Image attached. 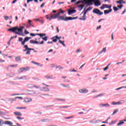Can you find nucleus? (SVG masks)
Returning <instances> with one entry per match:
<instances>
[{"instance_id":"obj_14","label":"nucleus","mask_w":126,"mask_h":126,"mask_svg":"<svg viewBox=\"0 0 126 126\" xmlns=\"http://www.w3.org/2000/svg\"><path fill=\"white\" fill-rule=\"evenodd\" d=\"M84 0V1H86L85 3L87 5H92V4H93V3H92V1L90 0Z\"/></svg>"},{"instance_id":"obj_46","label":"nucleus","mask_w":126,"mask_h":126,"mask_svg":"<svg viewBox=\"0 0 126 126\" xmlns=\"http://www.w3.org/2000/svg\"><path fill=\"white\" fill-rule=\"evenodd\" d=\"M3 125V120L0 119V126H2Z\"/></svg>"},{"instance_id":"obj_2","label":"nucleus","mask_w":126,"mask_h":126,"mask_svg":"<svg viewBox=\"0 0 126 126\" xmlns=\"http://www.w3.org/2000/svg\"><path fill=\"white\" fill-rule=\"evenodd\" d=\"M60 11H59L56 14H55V17H56V18L57 19V20H58V21H60L61 20H63V21H65V17H66V16L65 15L61 16V13H64V11H63L61 9H60Z\"/></svg>"},{"instance_id":"obj_64","label":"nucleus","mask_w":126,"mask_h":126,"mask_svg":"<svg viewBox=\"0 0 126 126\" xmlns=\"http://www.w3.org/2000/svg\"><path fill=\"white\" fill-rule=\"evenodd\" d=\"M16 109H26V107H16Z\"/></svg>"},{"instance_id":"obj_62","label":"nucleus","mask_w":126,"mask_h":126,"mask_svg":"<svg viewBox=\"0 0 126 126\" xmlns=\"http://www.w3.org/2000/svg\"><path fill=\"white\" fill-rule=\"evenodd\" d=\"M8 83L10 84V85H13V84H14V82H9Z\"/></svg>"},{"instance_id":"obj_7","label":"nucleus","mask_w":126,"mask_h":126,"mask_svg":"<svg viewBox=\"0 0 126 126\" xmlns=\"http://www.w3.org/2000/svg\"><path fill=\"white\" fill-rule=\"evenodd\" d=\"M30 69V67H22L19 69L18 72L20 73H22V72H24V71H27Z\"/></svg>"},{"instance_id":"obj_32","label":"nucleus","mask_w":126,"mask_h":126,"mask_svg":"<svg viewBox=\"0 0 126 126\" xmlns=\"http://www.w3.org/2000/svg\"><path fill=\"white\" fill-rule=\"evenodd\" d=\"M105 94H98L97 95H95L94 98H97V97H102V96H104Z\"/></svg>"},{"instance_id":"obj_29","label":"nucleus","mask_w":126,"mask_h":126,"mask_svg":"<svg viewBox=\"0 0 126 126\" xmlns=\"http://www.w3.org/2000/svg\"><path fill=\"white\" fill-rule=\"evenodd\" d=\"M16 62H21V57L20 56H18L15 58Z\"/></svg>"},{"instance_id":"obj_57","label":"nucleus","mask_w":126,"mask_h":126,"mask_svg":"<svg viewBox=\"0 0 126 126\" xmlns=\"http://www.w3.org/2000/svg\"><path fill=\"white\" fill-rule=\"evenodd\" d=\"M93 8V7H89V8H88L87 9V10L88 11H90V10H91V9H92Z\"/></svg>"},{"instance_id":"obj_45","label":"nucleus","mask_w":126,"mask_h":126,"mask_svg":"<svg viewBox=\"0 0 126 126\" xmlns=\"http://www.w3.org/2000/svg\"><path fill=\"white\" fill-rule=\"evenodd\" d=\"M102 6H104V8H108L109 5L106 4H103Z\"/></svg>"},{"instance_id":"obj_31","label":"nucleus","mask_w":126,"mask_h":126,"mask_svg":"<svg viewBox=\"0 0 126 126\" xmlns=\"http://www.w3.org/2000/svg\"><path fill=\"white\" fill-rule=\"evenodd\" d=\"M124 124H125V122H124L123 120L119 121V123L117 124V126H122V125H124Z\"/></svg>"},{"instance_id":"obj_27","label":"nucleus","mask_w":126,"mask_h":126,"mask_svg":"<svg viewBox=\"0 0 126 126\" xmlns=\"http://www.w3.org/2000/svg\"><path fill=\"white\" fill-rule=\"evenodd\" d=\"M14 115H15V116H22V114H21V113L19 112H14Z\"/></svg>"},{"instance_id":"obj_36","label":"nucleus","mask_w":126,"mask_h":126,"mask_svg":"<svg viewBox=\"0 0 126 126\" xmlns=\"http://www.w3.org/2000/svg\"><path fill=\"white\" fill-rule=\"evenodd\" d=\"M118 112H119V109H116L113 112V114H112V116H114V115H116V114H117V113H118Z\"/></svg>"},{"instance_id":"obj_5","label":"nucleus","mask_w":126,"mask_h":126,"mask_svg":"<svg viewBox=\"0 0 126 126\" xmlns=\"http://www.w3.org/2000/svg\"><path fill=\"white\" fill-rule=\"evenodd\" d=\"M40 34H41V36H39L40 37V38H41V39H42L43 40L45 41H48L49 36H46V35H47V34L40 33Z\"/></svg>"},{"instance_id":"obj_17","label":"nucleus","mask_w":126,"mask_h":126,"mask_svg":"<svg viewBox=\"0 0 126 126\" xmlns=\"http://www.w3.org/2000/svg\"><path fill=\"white\" fill-rule=\"evenodd\" d=\"M3 124L4 125H7L8 126H12V125H13V123H12V122H10V121H5L4 122H3Z\"/></svg>"},{"instance_id":"obj_42","label":"nucleus","mask_w":126,"mask_h":126,"mask_svg":"<svg viewBox=\"0 0 126 126\" xmlns=\"http://www.w3.org/2000/svg\"><path fill=\"white\" fill-rule=\"evenodd\" d=\"M56 68H59L60 69H63V67L61 66V65L57 66Z\"/></svg>"},{"instance_id":"obj_15","label":"nucleus","mask_w":126,"mask_h":126,"mask_svg":"<svg viewBox=\"0 0 126 126\" xmlns=\"http://www.w3.org/2000/svg\"><path fill=\"white\" fill-rule=\"evenodd\" d=\"M39 122H41V123H47V122L49 123L51 122V120L49 119H43L39 120Z\"/></svg>"},{"instance_id":"obj_48","label":"nucleus","mask_w":126,"mask_h":126,"mask_svg":"<svg viewBox=\"0 0 126 126\" xmlns=\"http://www.w3.org/2000/svg\"><path fill=\"white\" fill-rule=\"evenodd\" d=\"M56 100H57L58 101H62L63 102H64V101H65V99L60 98H57Z\"/></svg>"},{"instance_id":"obj_33","label":"nucleus","mask_w":126,"mask_h":126,"mask_svg":"<svg viewBox=\"0 0 126 126\" xmlns=\"http://www.w3.org/2000/svg\"><path fill=\"white\" fill-rule=\"evenodd\" d=\"M120 5H117V7L119 8V9H122L123 8V7L124 6V5L123 4H119Z\"/></svg>"},{"instance_id":"obj_11","label":"nucleus","mask_w":126,"mask_h":126,"mask_svg":"<svg viewBox=\"0 0 126 126\" xmlns=\"http://www.w3.org/2000/svg\"><path fill=\"white\" fill-rule=\"evenodd\" d=\"M30 39H32V37L28 36L25 37L23 41L22 42V45L24 46V45H25V43L28 42L29 40H30Z\"/></svg>"},{"instance_id":"obj_6","label":"nucleus","mask_w":126,"mask_h":126,"mask_svg":"<svg viewBox=\"0 0 126 126\" xmlns=\"http://www.w3.org/2000/svg\"><path fill=\"white\" fill-rule=\"evenodd\" d=\"M24 48L25 49L23 50V52H26V51H27V52L26 53V55H30L31 52H30V51H29V48L28 47V45H24Z\"/></svg>"},{"instance_id":"obj_41","label":"nucleus","mask_w":126,"mask_h":126,"mask_svg":"<svg viewBox=\"0 0 126 126\" xmlns=\"http://www.w3.org/2000/svg\"><path fill=\"white\" fill-rule=\"evenodd\" d=\"M19 42H21V44L22 45V42H23V38L22 37H19Z\"/></svg>"},{"instance_id":"obj_16","label":"nucleus","mask_w":126,"mask_h":126,"mask_svg":"<svg viewBox=\"0 0 126 126\" xmlns=\"http://www.w3.org/2000/svg\"><path fill=\"white\" fill-rule=\"evenodd\" d=\"M41 91H44V92H49L50 89L48 87H43L41 90Z\"/></svg>"},{"instance_id":"obj_9","label":"nucleus","mask_w":126,"mask_h":126,"mask_svg":"<svg viewBox=\"0 0 126 126\" xmlns=\"http://www.w3.org/2000/svg\"><path fill=\"white\" fill-rule=\"evenodd\" d=\"M45 17H46L47 19H48V20H50V21L52 20V19H57V18H56L55 14L51 15L50 16V17H49V16H48V15H46L45 16Z\"/></svg>"},{"instance_id":"obj_8","label":"nucleus","mask_w":126,"mask_h":126,"mask_svg":"<svg viewBox=\"0 0 126 126\" xmlns=\"http://www.w3.org/2000/svg\"><path fill=\"white\" fill-rule=\"evenodd\" d=\"M93 13H95V14H98V15H102L103 14V12H101L100 10L97 9V8H94L93 10Z\"/></svg>"},{"instance_id":"obj_12","label":"nucleus","mask_w":126,"mask_h":126,"mask_svg":"<svg viewBox=\"0 0 126 126\" xmlns=\"http://www.w3.org/2000/svg\"><path fill=\"white\" fill-rule=\"evenodd\" d=\"M124 103H126V101L124 100H122L121 101H118L117 102L113 101L111 104L112 105H122V104H124Z\"/></svg>"},{"instance_id":"obj_61","label":"nucleus","mask_w":126,"mask_h":126,"mask_svg":"<svg viewBox=\"0 0 126 126\" xmlns=\"http://www.w3.org/2000/svg\"><path fill=\"white\" fill-rule=\"evenodd\" d=\"M17 35H15V36H12L10 38V40H12L14 38H17Z\"/></svg>"},{"instance_id":"obj_43","label":"nucleus","mask_w":126,"mask_h":126,"mask_svg":"<svg viewBox=\"0 0 126 126\" xmlns=\"http://www.w3.org/2000/svg\"><path fill=\"white\" fill-rule=\"evenodd\" d=\"M112 11H113V9L112 8H110L109 9L108 12L107 13H106V12L105 13V15L108 14L110 13V12H112Z\"/></svg>"},{"instance_id":"obj_34","label":"nucleus","mask_w":126,"mask_h":126,"mask_svg":"<svg viewBox=\"0 0 126 126\" xmlns=\"http://www.w3.org/2000/svg\"><path fill=\"white\" fill-rule=\"evenodd\" d=\"M116 123H117V120L112 121L109 123V126H112V125H114V124H116Z\"/></svg>"},{"instance_id":"obj_4","label":"nucleus","mask_w":126,"mask_h":126,"mask_svg":"<svg viewBox=\"0 0 126 126\" xmlns=\"http://www.w3.org/2000/svg\"><path fill=\"white\" fill-rule=\"evenodd\" d=\"M29 79L27 76H22L21 77H16L15 78L16 80H28Z\"/></svg>"},{"instance_id":"obj_18","label":"nucleus","mask_w":126,"mask_h":126,"mask_svg":"<svg viewBox=\"0 0 126 126\" xmlns=\"http://www.w3.org/2000/svg\"><path fill=\"white\" fill-rule=\"evenodd\" d=\"M106 52H107V47L103 48L102 50L98 53V55H101V54H103V53H105Z\"/></svg>"},{"instance_id":"obj_1","label":"nucleus","mask_w":126,"mask_h":126,"mask_svg":"<svg viewBox=\"0 0 126 126\" xmlns=\"http://www.w3.org/2000/svg\"><path fill=\"white\" fill-rule=\"evenodd\" d=\"M23 29H24V27H21L20 28L18 27H15L8 29V31H11V32L15 33V34H17L20 36H24L25 35L22 33V32H23Z\"/></svg>"},{"instance_id":"obj_38","label":"nucleus","mask_w":126,"mask_h":126,"mask_svg":"<svg viewBox=\"0 0 126 126\" xmlns=\"http://www.w3.org/2000/svg\"><path fill=\"white\" fill-rule=\"evenodd\" d=\"M27 87H28V88H33V84H28L27 85Z\"/></svg>"},{"instance_id":"obj_40","label":"nucleus","mask_w":126,"mask_h":126,"mask_svg":"<svg viewBox=\"0 0 126 126\" xmlns=\"http://www.w3.org/2000/svg\"><path fill=\"white\" fill-rule=\"evenodd\" d=\"M28 22L29 26L33 27V25H32V23H31V22H32V21H31V20H29Z\"/></svg>"},{"instance_id":"obj_51","label":"nucleus","mask_w":126,"mask_h":126,"mask_svg":"<svg viewBox=\"0 0 126 126\" xmlns=\"http://www.w3.org/2000/svg\"><path fill=\"white\" fill-rule=\"evenodd\" d=\"M59 43H60V44H62V45H63V44L64 43V41H62L61 40H59Z\"/></svg>"},{"instance_id":"obj_59","label":"nucleus","mask_w":126,"mask_h":126,"mask_svg":"<svg viewBox=\"0 0 126 126\" xmlns=\"http://www.w3.org/2000/svg\"><path fill=\"white\" fill-rule=\"evenodd\" d=\"M73 116L68 117H65L64 119L66 120H69V119H71V118H73Z\"/></svg>"},{"instance_id":"obj_44","label":"nucleus","mask_w":126,"mask_h":126,"mask_svg":"<svg viewBox=\"0 0 126 126\" xmlns=\"http://www.w3.org/2000/svg\"><path fill=\"white\" fill-rule=\"evenodd\" d=\"M18 65L17 64H15V65H9L8 66L9 67H16V66H17Z\"/></svg>"},{"instance_id":"obj_60","label":"nucleus","mask_w":126,"mask_h":126,"mask_svg":"<svg viewBox=\"0 0 126 126\" xmlns=\"http://www.w3.org/2000/svg\"><path fill=\"white\" fill-rule=\"evenodd\" d=\"M25 34H29V32H28L27 30H25Z\"/></svg>"},{"instance_id":"obj_24","label":"nucleus","mask_w":126,"mask_h":126,"mask_svg":"<svg viewBox=\"0 0 126 126\" xmlns=\"http://www.w3.org/2000/svg\"><path fill=\"white\" fill-rule=\"evenodd\" d=\"M96 1L97 2L94 3L95 6H99V5H101V2H100V1H99V0H96Z\"/></svg>"},{"instance_id":"obj_56","label":"nucleus","mask_w":126,"mask_h":126,"mask_svg":"<svg viewBox=\"0 0 126 126\" xmlns=\"http://www.w3.org/2000/svg\"><path fill=\"white\" fill-rule=\"evenodd\" d=\"M109 69V67H108V66H106V67L104 68L103 69V70L104 71H106V70H107V69Z\"/></svg>"},{"instance_id":"obj_3","label":"nucleus","mask_w":126,"mask_h":126,"mask_svg":"<svg viewBox=\"0 0 126 126\" xmlns=\"http://www.w3.org/2000/svg\"><path fill=\"white\" fill-rule=\"evenodd\" d=\"M89 92V91H88V89L85 88H83L79 90V93H80L81 94H87Z\"/></svg>"},{"instance_id":"obj_54","label":"nucleus","mask_w":126,"mask_h":126,"mask_svg":"<svg viewBox=\"0 0 126 126\" xmlns=\"http://www.w3.org/2000/svg\"><path fill=\"white\" fill-rule=\"evenodd\" d=\"M77 71L76 70L74 69H73L72 70H70V72H77Z\"/></svg>"},{"instance_id":"obj_55","label":"nucleus","mask_w":126,"mask_h":126,"mask_svg":"<svg viewBox=\"0 0 126 126\" xmlns=\"http://www.w3.org/2000/svg\"><path fill=\"white\" fill-rule=\"evenodd\" d=\"M81 2H82V0H79V1H77L76 2V4H79V3H81Z\"/></svg>"},{"instance_id":"obj_19","label":"nucleus","mask_w":126,"mask_h":126,"mask_svg":"<svg viewBox=\"0 0 126 126\" xmlns=\"http://www.w3.org/2000/svg\"><path fill=\"white\" fill-rule=\"evenodd\" d=\"M51 40H52L53 42H54V43L58 42V37H57V35L52 37L51 38Z\"/></svg>"},{"instance_id":"obj_20","label":"nucleus","mask_w":126,"mask_h":126,"mask_svg":"<svg viewBox=\"0 0 126 126\" xmlns=\"http://www.w3.org/2000/svg\"><path fill=\"white\" fill-rule=\"evenodd\" d=\"M28 95H34V94H36V92L34 91H28Z\"/></svg>"},{"instance_id":"obj_50","label":"nucleus","mask_w":126,"mask_h":126,"mask_svg":"<svg viewBox=\"0 0 126 126\" xmlns=\"http://www.w3.org/2000/svg\"><path fill=\"white\" fill-rule=\"evenodd\" d=\"M72 13H73L72 10H69L68 11V15H70V14H72Z\"/></svg>"},{"instance_id":"obj_13","label":"nucleus","mask_w":126,"mask_h":126,"mask_svg":"<svg viewBox=\"0 0 126 126\" xmlns=\"http://www.w3.org/2000/svg\"><path fill=\"white\" fill-rule=\"evenodd\" d=\"M44 78H45V79H55V78H56V76H54L53 75H46L44 76Z\"/></svg>"},{"instance_id":"obj_10","label":"nucleus","mask_w":126,"mask_h":126,"mask_svg":"<svg viewBox=\"0 0 126 126\" xmlns=\"http://www.w3.org/2000/svg\"><path fill=\"white\" fill-rule=\"evenodd\" d=\"M78 18V16H76L75 17H65V21H68L69 20H74L75 19H77Z\"/></svg>"},{"instance_id":"obj_25","label":"nucleus","mask_w":126,"mask_h":126,"mask_svg":"<svg viewBox=\"0 0 126 126\" xmlns=\"http://www.w3.org/2000/svg\"><path fill=\"white\" fill-rule=\"evenodd\" d=\"M61 85L64 88H70V86H69V85H64L63 84H61Z\"/></svg>"},{"instance_id":"obj_58","label":"nucleus","mask_w":126,"mask_h":126,"mask_svg":"<svg viewBox=\"0 0 126 126\" xmlns=\"http://www.w3.org/2000/svg\"><path fill=\"white\" fill-rule=\"evenodd\" d=\"M45 4H46V2L42 3V4L40 5L41 8H42V7H44L45 6Z\"/></svg>"},{"instance_id":"obj_21","label":"nucleus","mask_w":126,"mask_h":126,"mask_svg":"<svg viewBox=\"0 0 126 126\" xmlns=\"http://www.w3.org/2000/svg\"><path fill=\"white\" fill-rule=\"evenodd\" d=\"M99 106H101L102 107H105V108H110V104L108 103L100 104Z\"/></svg>"},{"instance_id":"obj_23","label":"nucleus","mask_w":126,"mask_h":126,"mask_svg":"<svg viewBox=\"0 0 126 126\" xmlns=\"http://www.w3.org/2000/svg\"><path fill=\"white\" fill-rule=\"evenodd\" d=\"M29 102H32V99L30 98H26L24 100L25 103H29Z\"/></svg>"},{"instance_id":"obj_35","label":"nucleus","mask_w":126,"mask_h":126,"mask_svg":"<svg viewBox=\"0 0 126 126\" xmlns=\"http://www.w3.org/2000/svg\"><path fill=\"white\" fill-rule=\"evenodd\" d=\"M33 87L36 89H39L40 88V86L32 84V88H33Z\"/></svg>"},{"instance_id":"obj_53","label":"nucleus","mask_w":126,"mask_h":126,"mask_svg":"<svg viewBox=\"0 0 126 126\" xmlns=\"http://www.w3.org/2000/svg\"><path fill=\"white\" fill-rule=\"evenodd\" d=\"M9 17L7 16H4V19H5V20H7L8 19H9Z\"/></svg>"},{"instance_id":"obj_63","label":"nucleus","mask_w":126,"mask_h":126,"mask_svg":"<svg viewBox=\"0 0 126 126\" xmlns=\"http://www.w3.org/2000/svg\"><path fill=\"white\" fill-rule=\"evenodd\" d=\"M50 67H51V68H53L55 67V64H51L50 65Z\"/></svg>"},{"instance_id":"obj_37","label":"nucleus","mask_w":126,"mask_h":126,"mask_svg":"<svg viewBox=\"0 0 126 126\" xmlns=\"http://www.w3.org/2000/svg\"><path fill=\"white\" fill-rule=\"evenodd\" d=\"M78 7L79 8H80V10H82L83 7H84V5H78Z\"/></svg>"},{"instance_id":"obj_26","label":"nucleus","mask_w":126,"mask_h":126,"mask_svg":"<svg viewBox=\"0 0 126 126\" xmlns=\"http://www.w3.org/2000/svg\"><path fill=\"white\" fill-rule=\"evenodd\" d=\"M116 3L118 4H123V3L126 4V1H124V0H122V1H116Z\"/></svg>"},{"instance_id":"obj_30","label":"nucleus","mask_w":126,"mask_h":126,"mask_svg":"<svg viewBox=\"0 0 126 126\" xmlns=\"http://www.w3.org/2000/svg\"><path fill=\"white\" fill-rule=\"evenodd\" d=\"M30 35L32 36H41V34H40V33H30Z\"/></svg>"},{"instance_id":"obj_39","label":"nucleus","mask_w":126,"mask_h":126,"mask_svg":"<svg viewBox=\"0 0 126 126\" xmlns=\"http://www.w3.org/2000/svg\"><path fill=\"white\" fill-rule=\"evenodd\" d=\"M113 10L114 11H118L119 10V8L117 7L116 6H113Z\"/></svg>"},{"instance_id":"obj_22","label":"nucleus","mask_w":126,"mask_h":126,"mask_svg":"<svg viewBox=\"0 0 126 126\" xmlns=\"http://www.w3.org/2000/svg\"><path fill=\"white\" fill-rule=\"evenodd\" d=\"M87 19V17L86 16V14H84L83 16H82V18H79V19L80 20H86V19Z\"/></svg>"},{"instance_id":"obj_47","label":"nucleus","mask_w":126,"mask_h":126,"mask_svg":"<svg viewBox=\"0 0 126 126\" xmlns=\"http://www.w3.org/2000/svg\"><path fill=\"white\" fill-rule=\"evenodd\" d=\"M64 82H65V83H68L70 82V80H69L66 79H65V80H64Z\"/></svg>"},{"instance_id":"obj_28","label":"nucleus","mask_w":126,"mask_h":126,"mask_svg":"<svg viewBox=\"0 0 126 126\" xmlns=\"http://www.w3.org/2000/svg\"><path fill=\"white\" fill-rule=\"evenodd\" d=\"M31 44H39V41H34L33 40H30Z\"/></svg>"},{"instance_id":"obj_52","label":"nucleus","mask_w":126,"mask_h":126,"mask_svg":"<svg viewBox=\"0 0 126 126\" xmlns=\"http://www.w3.org/2000/svg\"><path fill=\"white\" fill-rule=\"evenodd\" d=\"M15 99H20V100H22V99H23V98L21 96H16L15 97Z\"/></svg>"},{"instance_id":"obj_49","label":"nucleus","mask_w":126,"mask_h":126,"mask_svg":"<svg viewBox=\"0 0 126 126\" xmlns=\"http://www.w3.org/2000/svg\"><path fill=\"white\" fill-rule=\"evenodd\" d=\"M42 84V85H44V86H46V87H51L50 85H47L44 83H43Z\"/></svg>"}]
</instances>
